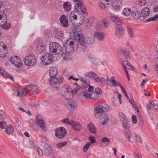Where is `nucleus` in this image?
I'll return each mask as SVG.
<instances>
[{
  "label": "nucleus",
  "mask_w": 158,
  "mask_h": 158,
  "mask_svg": "<svg viewBox=\"0 0 158 158\" xmlns=\"http://www.w3.org/2000/svg\"><path fill=\"white\" fill-rule=\"evenodd\" d=\"M79 44L77 42L76 40H74V39L72 38L67 40L64 44L66 50L69 52L76 50Z\"/></svg>",
  "instance_id": "obj_1"
},
{
  "label": "nucleus",
  "mask_w": 158,
  "mask_h": 158,
  "mask_svg": "<svg viewBox=\"0 0 158 158\" xmlns=\"http://www.w3.org/2000/svg\"><path fill=\"white\" fill-rule=\"evenodd\" d=\"M72 90L71 87L68 84H65L61 89V93L63 98L68 100L72 98L73 96Z\"/></svg>",
  "instance_id": "obj_2"
},
{
  "label": "nucleus",
  "mask_w": 158,
  "mask_h": 158,
  "mask_svg": "<svg viewBox=\"0 0 158 158\" xmlns=\"http://www.w3.org/2000/svg\"><path fill=\"white\" fill-rule=\"evenodd\" d=\"M80 28H75L73 32V36L75 39H77L78 42L81 46L85 45L86 41L84 35L80 33Z\"/></svg>",
  "instance_id": "obj_3"
},
{
  "label": "nucleus",
  "mask_w": 158,
  "mask_h": 158,
  "mask_svg": "<svg viewBox=\"0 0 158 158\" xmlns=\"http://www.w3.org/2000/svg\"><path fill=\"white\" fill-rule=\"evenodd\" d=\"M62 48L61 46L56 42H51L49 45L50 53H55V55L59 54L61 52Z\"/></svg>",
  "instance_id": "obj_4"
},
{
  "label": "nucleus",
  "mask_w": 158,
  "mask_h": 158,
  "mask_svg": "<svg viewBox=\"0 0 158 158\" xmlns=\"http://www.w3.org/2000/svg\"><path fill=\"white\" fill-rule=\"evenodd\" d=\"M85 76L92 79L98 83H101L105 84L106 81L104 80V78L98 77L95 73L93 71H90L85 74Z\"/></svg>",
  "instance_id": "obj_5"
},
{
  "label": "nucleus",
  "mask_w": 158,
  "mask_h": 158,
  "mask_svg": "<svg viewBox=\"0 0 158 158\" xmlns=\"http://www.w3.org/2000/svg\"><path fill=\"white\" fill-rule=\"evenodd\" d=\"M24 61L26 65L32 66L36 62V57L33 55H28L24 58Z\"/></svg>",
  "instance_id": "obj_6"
},
{
  "label": "nucleus",
  "mask_w": 158,
  "mask_h": 158,
  "mask_svg": "<svg viewBox=\"0 0 158 158\" xmlns=\"http://www.w3.org/2000/svg\"><path fill=\"white\" fill-rule=\"evenodd\" d=\"M55 136L58 138L61 139L66 136V131L64 127H58L55 130Z\"/></svg>",
  "instance_id": "obj_7"
},
{
  "label": "nucleus",
  "mask_w": 158,
  "mask_h": 158,
  "mask_svg": "<svg viewBox=\"0 0 158 158\" xmlns=\"http://www.w3.org/2000/svg\"><path fill=\"white\" fill-rule=\"evenodd\" d=\"M0 26L5 29H9L11 27L10 23H7V18L6 14L3 15V16L0 19Z\"/></svg>",
  "instance_id": "obj_8"
},
{
  "label": "nucleus",
  "mask_w": 158,
  "mask_h": 158,
  "mask_svg": "<svg viewBox=\"0 0 158 158\" xmlns=\"http://www.w3.org/2000/svg\"><path fill=\"white\" fill-rule=\"evenodd\" d=\"M53 56L49 53H46L43 56L41 60L44 64L48 65L50 64L53 60Z\"/></svg>",
  "instance_id": "obj_9"
},
{
  "label": "nucleus",
  "mask_w": 158,
  "mask_h": 158,
  "mask_svg": "<svg viewBox=\"0 0 158 158\" xmlns=\"http://www.w3.org/2000/svg\"><path fill=\"white\" fill-rule=\"evenodd\" d=\"M49 82L50 83L51 86L53 88L57 89L59 88L60 83H61L62 81L60 79V80L56 77H51L49 80Z\"/></svg>",
  "instance_id": "obj_10"
},
{
  "label": "nucleus",
  "mask_w": 158,
  "mask_h": 158,
  "mask_svg": "<svg viewBox=\"0 0 158 158\" xmlns=\"http://www.w3.org/2000/svg\"><path fill=\"white\" fill-rule=\"evenodd\" d=\"M101 104H96L94 106V114L97 118H99L101 116L103 112V110Z\"/></svg>",
  "instance_id": "obj_11"
},
{
  "label": "nucleus",
  "mask_w": 158,
  "mask_h": 158,
  "mask_svg": "<svg viewBox=\"0 0 158 158\" xmlns=\"http://www.w3.org/2000/svg\"><path fill=\"white\" fill-rule=\"evenodd\" d=\"M10 62L17 67H20L22 65V61L17 56H13L10 58Z\"/></svg>",
  "instance_id": "obj_12"
},
{
  "label": "nucleus",
  "mask_w": 158,
  "mask_h": 158,
  "mask_svg": "<svg viewBox=\"0 0 158 158\" xmlns=\"http://www.w3.org/2000/svg\"><path fill=\"white\" fill-rule=\"evenodd\" d=\"M115 35L119 38H122L124 31V28L122 27H117L115 29Z\"/></svg>",
  "instance_id": "obj_13"
},
{
  "label": "nucleus",
  "mask_w": 158,
  "mask_h": 158,
  "mask_svg": "<svg viewBox=\"0 0 158 158\" xmlns=\"http://www.w3.org/2000/svg\"><path fill=\"white\" fill-rule=\"evenodd\" d=\"M60 20L61 26L63 27H66L68 26V21L66 16L62 15L60 18Z\"/></svg>",
  "instance_id": "obj_14"
},
{
  "label": "nucleus",
  "mask_w": 158,
  "mask_h": 158,
  "mask_svg": "<svg viewBox=\"0 0 158 158\" xmlns=\"http://www.w3.org/2000/svg\"><path fill=\"white\" fill-rule=\"evenodd\" d=\"M66 106L68 109L71 110H76L77 108V103L73 101L67 103Z\"/></svg>",
  "instance_id": "obj_15"
},
{
  "label": "nucleus",
  "mask_w": 158,
  "mask_h": 158,
  "mask_svg": "<svg viewBox=\"0 0 158 158\" xmlns=\"http://www.w3.org/2000/svg\"><path fill=\"white\" fill-rule=\"evenodd\" d=\"M94 34L95 38L100 41H103L105 39V35L102 32H94Z\"/></svg>",
  "instance_id": "obj_16"
},
{
  "label": "nucleus",
  "mask_w": 158,
  "mask_h": 158,
  "mask_svg": "<svg viewBox=\"0 0 158 158\" xmlns=\"http://www.w3.org/2000/svg\"><path fill=\"white\" fill-rule=\"evenodd\" d=\"M16 89L17 90V96H19L20 95L22 97H24L26 95L27 92L26 88L25 89L22 88L17 87Z\"/></svg>",
  "instance_id": "obj_17"
},
{
  "label": "nucleus",
  "mask_w": 158,
  "mask_h": 158,
  "mask_svg": "<svg viewBox=\"0 0 158 158\" xmlns=\"http://www.w3.org/2000/svg\"><path fill=\"white\" fill-rule=\"evenodd\" d=\"M37 117L38 116H37L36 123L39 125L44 131H46L47 129L45 126V123L44 120L42 119L37 118Z\"/></svg>",
  "instance_id": "obj_18"
},
{
  "label": "nucleus",
  "mask_w": 158,
  "mask_h": 158,
  "mask_svg": "<svg viewBox=\"0 0 158 158\" xmlns=\"http://www.w3.org/2000/svg\"><path fill=\"white\" fill-rule=\"evenodd\" d=\"M110 16L111 20L113 22L115 23L116 25L120 26L122 24V23L118 16L113 14H110Z\"/></svg>",
  "instance_id": "obj_19"
},
{
  "label": "nucleus",
  "mask_w": 158,
  "mask_h": 158,
  "mask_svg": "<svg viewBox=\"0 0 158 158\" xmlns=\"http://www.w3.org/2000/svg\"><path fill=\"white\" fill-rule=\"evenodd\" d=\"M45 45L43 43H41L37 44L36 49L39 53H43L45 50Z\"/></svg>",
  "instance_id": "obj_20"
},
{
  "label": "nucleus",
  "mask_w": 158,
  "mask_h": 158,
  "mask_svg": "<svg viewBox=\"0 0 158 158\" xmlns=\"http://www.w3.org/2000/svg\"><path fill=\"white\" fill-rule=\"evenodd\" d=\"M58 73L57 69L56 67L51 68L49 71V74L51 77H56Z\"/></svg>",
  "instance_id": "obj_21"
},
{
  "label": "nucleus",
  "mask_w": 158,
  "mask_h": 158,
  "mask_svg": "<svg viewBox=\"0 0 158 158\" xmlns=\"http://www.w3.org/2000/svg\"><path fill=\"white\" fill-rule=\"evenodd\" d=\"M64 10L67 12H69L71 9L72 5L70 2H66L64 3L63 5Z\"/></svg>",
  "instance_id": "obj_22"
},
{
  "label": "nucleus",
  "mask_w": 158,
  "mask_h": 158,
  "mask_svg": "<svg viewBox=\"0 0 158 158\" xmlns=\"http://www.w3.org/2000/svg\"><path fill=\"white\" fill-rule=\"evenodd\" d=\"M83 95L86 98H88L91 99H97L98 98V96H96V97H93L94 94H91L90 92L88 91H85L83 92Z\"/></svg>",
  "instance_id": "obj_23"
},
{
  "label": "nucleus",
  "mask_w": 158,
  "mask_h": 158,
  "mask_svg": "<svg viewBox=\"0 0 158 158\" xmlns=\"http://www.w3.org/2000/svg\"><path fill=\"white\" fill-rule=\"evenodd\" d=\"M89 131L92 133H96L97 132V129L94 125L92 123H89L87 125Z\"/></svg>",
  "instance_id": "obj_24"
},
{
  "label": "nucleus",
  "mask_w": 158,
  "mask_h": 158,
  "mask_svg": "<svg viewBox=\"0 0 158 158\" xmlns=\"http://www.w3.org/2000/svg\"><path fill=\"white\" fill-rule=\"evenodd\" d=\"M150 14V10L149 8L145 7L143 8L141 11L142 17L146 18Z\"/></svg>",
  "instance_id": "obj_25"
},
{
  "label": "nucleus",
  "mask_w": 158,
  "mask_h": 158,
  "mask_svg": "<svg viewBox=\"0 0 158 158\" xmlns=\"http://www.w3.org/2000/svg\"><path fill=\"white\" fill-rule=\"evenodd\" d=\"M44 147L46 155L48 156H49L51 154V151L52 148L51 147V145L48 143L45 144L44 145Z\"/></svg>",
  "instance_id": "obj_26"
},
{
  "label": "nucleus",
  "mask_w": 158,
  "mask_h": 158,
  "mask_svg": "<svg viewBox=\"0 0 158 158\" xmlns=\"http://www.w3.org/2000/svg\"><path fill=\"white\" fill-rule=\"evenodd\" d=\"M82 85L84 86L85 87H87L90 84V81L89 79L81 77L79 79Z\"/></svg>",
  "instance_id": "obj_27"
},
{
  "label": "nucleus",
  "mask_w": 158,
  "mask_h": 158,
  "mask_svg": "<svg viewBox=\"0 0 158 158\" xmlns=\"http://www.w3.org/2000/svg\"><path fill=\"white\" fill-rule=\"evenodd\" d=\"M71 125L73 129L77 131H79L81 128V125L79 123L74 121H73Z\"/></svg>",
  "instance_id": "obj_28"
},
{
  "label": "nucleus",
  "mask_w": 158,
  "mask_h": 158,
  "mask_svg": "<svg viewBox=\"0 0 158 158\" xmlns=\"http://www.w3.org/2000/svg\"><path fill=\"white\" fill-rule=\"evenodd\" d=\"M54 36L56 38L58 39H61L63 36L62 31L61 30H56L54 31L53 34Z\"/></svg>",
  "instance_id": "obj_29"
},
{
  "label": "nucleus",
  "mask_w": 158,
  "mask_h": 158,
  "mask_svg": "<svg viewBox=\"0 0 158 158\" xmlns=\"http://www.w3.org/2000/svg\"><path fill=\"white\" fill-rule=\"evenodd\" d=\"M102 125H105L108 123L109 120V116L108 115L104 114L102 117Z\"/></svg>",
  "instance_id": "obj_30"
},
{
  "label": "nucleus",
  "mask_w": 158,
  "mask_h": 158,
  "mask_svg": "<svg viewBox=\"0 0 158 158\" xmlns=\"http://www.w3.org/2000/svg\"><path fill=\"white\" fill-rule=\"evenodd\" d=\"M14 129L12 125H7L5 129V132L7 134L10 135L13 132Z\"/></svg>",
  "instance_id": "obj_31"
},
{
  "label": "nucleus",
  "mask_w": 158,
  "mask_h": 158,
  "mask_svg": "<svg viewBox=\"0 0 158 158\" xmlns=\"http://www.w3.org/2000/svg\"><path fill=\"white\" fill-rule=\"evenodd\" d=\"M128 35L130 38H133L134 36L133 29L129 27L127 28Z\"/></svg>",
  "instance_id": "obj_32"
},
{
  "label": "nucleus",
  "mask_w": 158,
  "mask_h": 158,
  "mask_svg": "<svg viewBox=\"0 0 158 158\" xmlns=\"http://www.w3.org/2000/svg\"><path fill=\"white\" fill-rule=\"evenodd\" d=\"M27 92H29L30 90L34 91L37 88V87L33 84H31L27 85L26 87Z\"/></svg>",
  "instance_id": "obj_33"
},
{
  "label": "nucleus",
  "mask_w": 158,
  "mask_h": 158,
  "mask_svg": "<svg viewBox=\"0 0 158 158\" xmlns=\"http://www.w3.org/2000/svg\"><path fill=\"white\" fill-rule=\"evenodd\" d=\"M131 12V9L128 8H126L123 10V14L126 16H129Z\"/></svg>",
  "instance_id": "obj_34"
},
{
  "label": "nucleus",
  "mask_w": 158,
  "mask_h": 158,
  "mask_svg": "<svg viewBox=\"0 0 158 158\" xmlns=\"http://www.w3.org/2000/svg\"><path fill=\"white\" fill-rule=\"evenodd\" d=\"M120 83L119 82H117V81H110L108 85L112 87L119 86Z\"/></svg>",
  "instance_id": "obj_35"
},
{
  "label": "nucleus",
  "mask_w": 158,
  "mask_h": 158,
  "mask_svg": "<svg viewBox=\"0 0 158 158\" xmlns=\"http://www.w3.org/2000/svg\"><path fill=\"white\" fill-rule=\"evenodd\" d=\"M129 101L131 104L134 108L135 110H136L137 112H139V110L137 106V105L136 104L135 102L133 100V97H132V98Z\"/></svg>",
  "instance_id": "obj_36"
},
{
  "label": "nucleus",
  "mask_w": 158,
  "mask_h": 158,
  "mask_svg": "<svg viewBox=\"0 0 158 158\" xmlns=\"http://www.w3.org/2000/svg\"><path fill=\"white\" fill-rule=\"evenodd\" d=\"M125 135L127 139L129 141L131 142V141L130 140V138L131 137L132 135L129 130H127L125 131Z\"/></svg>",
  "instance_id": "obj_37"
},
{
  "label": "nucleus",
  "mask_w": 158,
  "mask_h": 158,
  "mask_svg": "<svg viewBox=\"0 0 158 158\" xmlns=\"http://www.w3.org/2000/svg\"><path fill=\"white\" fill-rule=\"evenodd\" d=\"M7 53L6 48H4L3 50H0V57L3 58L5 57Z\"/></svg>",
  "instance_id": "obj_38"
},
{
  "label": "nucleus",
  "mask_w": 158,
  "mask_h": 158,
  "mask_svg": "<svg viewBox=\"0 0 158 158\" xmlns=\"http://www.w3.org/2000/svg\"><path fill=\"white\" fill-rule=\"evenodd\" d=\"M102 106V107L103 108V110H104L105 111H108L110 109V108L109 106L105 103H103L100 104Z\"/></svg>",
  "instance_id": "obj_39"
},
{
  "label": "nucleus",
  "mask_w": 158,
  "mask_h": 158,
  "mask_svg": "<svg viewBox=\"0 0 158 158\" xmlns=\"http://www.w3.org/2000/svg\"><path fill=\"white\" fill-rule=\"evenodd\" d=\"M69 19L71 22L73 23L72 21L73 20H76L77 19V16L75 14L74 12H72L69 15Z\"/></svg>",
  "instance_id": "obj_40"
},
{
  "label": "nucleus",
  "mask_w": 158,
  "mask_h": 158,
  "mask_svg": "<svg viewBox=\"0 0 158 158\" xmlns=\"http://www.w3.org/2000/svg\"><path fill=\"white\" fill-rule=\"evenodd\" d=\"M67 144L66 141H64L63 142H60L56 144V147L58 148H61L65 146Z\"/></svg>",
  "instance_id": "obj_41"
},
{
  "label": "nucleus",
  "mask_w": 158,
  "mask_h": 158,
  "mask_svg": "<svg viewBox=\"0 0 158 158\" xmlns=\"http://www.w3.org/2000/svg\"><path fill=\"white\" fill-rule=\"evenodd\" d=\"M83 5V3L81 1L78 2V1L77 2V3L75 6V10L76 11H78L79 10V7H80V8L81 6Z\"/></svg>",
  "instance_id": "obj_42"
},
{
  "label": "nucleus",
  "mask_w": 158,
  "mask_h": 158,
  "mask_svg": "<svg viewBox=\"0 0 158 158\" xmlns=\"http://www.w3.org/2000/svg\"><path fill=\"white\" fill-rule=\"evenodd\" d=\"M91 145V143L90 142H88L87 143L84 147L83 148V151L86 152L88 149L89 148L90 146Z\"/></svg>",
  "instance_id": "obj_43"
},
{
  "label": "nucleus",
  "mask_w": 158,
  "mask_h": 158,
  "mask_svg": "<svg viewBox=\"0 0 158 158\" xmlns=\"http://www.w3.org/2000/svg\"><path fill=\"white\" fill-rule=\"evenodd\" d=\"M88 58L89 59L92 61L95 65L98 64V62L96 60V59L92 56H88Z\"/></svg>",
  "instance_id": "obj_44"
},
{
  "label": "nucleus",
  "mask_w": 158,
  "mask_h": 158,
  "mask_svg": "<svg viewBox=\"0 0 158 158\" xmlns=\"http://www.w3.org/2000/svg\"><path fill=\"white\" fill-rule=\"evenodd\" d=\"M102 22L105 28H107L109 25L108 20L107 19H103L102 20Z\"/></svg>",
  "instance_id": "obj_45"
},
{
  "label": "nucleus",
  "mask_w": 158,
  "mask_h": 158,
  "mask_svg": "<svg viewBox=\"0 0 158 158\" xmlns=\"http://www.w3.org/2000/svg\"><path fill=\"white\" fill-rule=\"evenodd\" d=\"M128 122H123V126L125 129V131L127 130H129V124L128 123Z\"/></svg>",
  "instance_id": "obj_46"
},
{
  "label": "nucleus",
  "mask_w": 158,
  "mask_h": 158,
  "mask_svg": "<svg viewBox=\"0 0 158 158\" xmlns=\"http://www.w3.org/2000/svg\"><path fill=\"white\" fill-rule=\"evenodd\" d=\"M73 120L70 121L68 118H66L61 120V122L68 125H71Z\"/></svg>",
  "instance_id": "obj_47"
},
{
  "label": "nucleus",
  "mask_w": 158,
  "mask_h": 158,
  "mask_svg": "<svg viewBox=\"0 0 158 158\" xmlns=\"http://www.w3.org/2000/svg\"><path fill=\"white\" fill-rule=\"evenodd\" d=\"M7 125L6 122L5 121L0 122V128L2 129H4Z\"/></svg>",
  "instance_id": "obj_48"
},
{
  "label": "nucleus",
  "mask_w": 158,
  "mask_h": 158,
  "mask_svg": "<svg viewBox=\"0 0 158 158\" xmlns=\"http://www.w3.org/2000/svg\"><path fill=\"white\" fill-rule=\"evenodd\" d=\"M157 19H158V13L154 17H152L148 19L147 22H150L152 21H156Z\"/></svg>",
  "instance_id": "obj_49"
},
{
  "label": "nucleus",
  "mask_w": 158,
  "mask_h": 158,
  "mask_svg": "<svg viewBox=\"0 0 158 158\" xmlns=\"http://www.w3.org/2000/svg\"><path fill=\"white\" fill-rule=\"evenodd\" d=\"M127 69L128 70H134V67L132 66V65L128 61L127 62V64L126 66Z\"/></svg>",
  "instance_id": "obj_50"
},
{
  "label": "nucleus",
  "mask_w": 158,
  "mask_h": 158,
  "mask_svg": "<svg viewBox=\"0 0 158 158\" xmlns=\"http://www.w3.org/2000/svg\"><path fill=\"white\" fill-rule=\"evenodd\" d=\"M123 53L124 54V56L127 58H130V56L129 55V52L128 50L127 49L123 50L122 51Z\"/></svg>",
  "instance_id": "obj_51"
},
{
  "label": "nucleus",
  "mask_w": 158,
  "mask_h": 158,
  "mask_svg": "<svg viewBox=\"0 0 158 158\" xmlns=\"http://www.w3.org/2000/svg\"><path fill=\"white\" fill-rule=\"evenodd\" d=\"M94 41V39L93 38L88 37L86 40V43L88 44H92Z\"/></svg>",
  "instance_id": "obj_52"
},
{
  "label": "nucleus",
  "mask_w": 158,
  "mask_h": 158,
  "mask_svg": "<svg viewBox=\"0 0 158 158\" xmlns=\"http://www.w3.org/2000/svg\"><path fill=\"white\" fill-rule=\"evenodd\" d=\"M147 2L146 0H140L139 1V5L141 6H143L146 5Z\"/></svg>",
  "instance_id": "obj_53"
},
{
  "label": "nucleus",
  "mask_w": 158,
  "mask_h": 158,
  "mask_svg": "<svg viewBox=\"0 0 158 158\" xmlns=\"http://www.w3.org/2000/svg\"><path fill=\"white\" fill-rule=\"evenodd\" d=\"M4 48H7L6 45L3 42L0 41V50H3Z\"/></svg>",
  "instance_id": "obj_54"
},
{
  "label": "nucleus",
  "mask_w": 158,
  "mask_h": 158,
  "mask_svg": "<svg viewBox=\"0 0 158 158\" xmlns=\"http://www.w3.org/2000/svg\"><path fill=\"white\" fill-rule=\"evenodd\" d=\"M102 143H105L106 142L107 143H110V140L106 137H104L102 138Z\"/></svg>",
  "instance_id": "obj_55"
},
{
  "label": "nucleus",
  "mask_w": 158,
  "mask_h": 158,
  "mask_svg": "<svg viewBox=\"0 0 158 158\" xmlns=\"http://www.w3.org/2000/svg\"><path fill=\"white\" fill-rule=\"evenodd\" d=\"M135 140L138 143H141L142 140L139 135H135Z\"/></svg>",
  "instance_id": "obj_56"
},
{
  "label": "nucleus",
  "mask_w": 158,
  "mask_h": 158,
  "mask_svg": "<svg viewBox=\"0 0 158 158\" xmlns=\"http://www.w3.org/2000/svg\"><path fill=\"white\" fill-rule=\"evenodd\" d=\"M95 93L98 94H102V91L101 89L100 88L97 87L95 89Z\"/></svg>",
  "instance_id": "obj_57"
},
{
  "label": "nucleus",
  "mask_w": 158,
  "mask_h": 158,
  "mask_svg": "<svg viewBox=\"0 0 158 158\" xmlns=\"http://www.w3.org/2000/svg\"><path fill=\"white\" fill-rule=\"evenodd\" d=\"M127 62L128 61L124 60L122 62L121 64L124 69H127L126 66H127Z\"/></svg>",
  "instance_id": "obj_58"
},
{
  "label": "nucleus",
  "mask_w": 158,
  "mask_h": 158,
  "mask_svg": "<svg viewBox=\"0 0 158 158\" xmlns=\"http://www.w3.org/2000/svg\"><path fill=\"white\" fill-rule=\"evenodd\" d=\"M89 139L92 143H94L95 142V139L94 137L90 135L89 137Z\"/></svg>",
  "instance_id": "obj_59"
},
{
  "label": "nucleus",
  "mask_w": 158,
  "mask_h": 158,
  "mask_svg": "<svg viewBox=\"0 0 158 158\" xmlns=\"http://www.w3.org/2000/svg\"><path fill=\"white\" fill-rule=\"evenodd\" d=\"M92 25V21L89 22V21L87 22L86 24V29L89 28Z\"/></svg>",
  "instance_id": "obj_60"
},
{
  "label": "nucleus",
  "mask_w": 158,
  "mask_h": 158,
  "mask_svg": "<svg viewBox=\"0 0 158 158\" xmlns=\"http://www.w3.org/2000/svg\"><path fill=\"white\" fill-rule=\"evenodd\" d=\"M99 6L102 9H105L106 8V6L102 2H100L98 3Z\"/></svg>",
  "instance_id": "obj_61"
},
{
  "label": "nucleus",
  "mask_w": 158,
  "mask_h": 158,
  "mask_svg": "<svg viewBox=\"0 0 158 158\" xmlns=\"http://www.w3.org/2000/svg\"><path fill=\"white\" fill-rule=\"evenodd\" d=\"M37 150L40 156H41L43 155V152L42 150L39 147H37Z\"/></svg>",
  "instance_id": "obj_62"
},
{
  "label": "nucleus",
  "mask_w": 158,
  "mask_h": 158,
  "mask_svg": "<svg viewBox=\"0 0 158 158\" xmlns=\"http://www.w3.org/2000/svg\"><path fill=\"white\" fill-rule=\"evenodd\" d=\"M0 72L2 75L3 76H4L6 73L5 69L2 67L0 68Z\"/></svg>",
  "instance_id": "obj_63"
},
{
  "label": "nucleus",
  "mask_w": 158,
  "mask_h": 158,
  "mask_svg": "<svg viewBox=\"0 0 158 158\" xmlns=\"http://www.w3.org/2000/svg\"><path fill=\"white\" fill-rule=\"evenodd\" d=\"M140 17V15L139 13L136 12V15L134 18V20H136L138 19Z\"/></svg>",
  "instance_id": "obj_64"
}]
</instances>
